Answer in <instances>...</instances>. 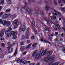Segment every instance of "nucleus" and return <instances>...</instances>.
Listing matches in <instances>:
<instances>
[{"label": "nucleus", "mask_w": 65, "mask_h": 65, "mask_svg": "<svg viewBox=\"0 0 65 65\" xmlns=\"http://www.w3.org/2000/svg\"><path fill=\"white\" fill-rule=\"evenodd\" d=\"M46 50L43 51L42 52H41L40 54L38 53L37 54L35 57V60H40L41 59V56L44 55L46 54Z\"/></svg>", "instance_id": "1"}, {"label": "nucleus", "mask_w": 65, "mask_h": 65, "mask_svg": "<svg viewBox=\"0 0 65 65\" xmlns=\"http://www.w3.org/2000/svg\"><path fill=\"white\" fill-rule=\"evenodd\" d=\"M2 24L3 26H8L10 24V21H7L6 20L2 21V19H0V24Z\"/></svg>", "instance_id": "2"}, {"label": "nucleus", "mask_w": 65, "mask_h": 65, "mask_svg": "<svg viewBox=\"0 0 65 65\" xmlns=\"http://www.w3.org/2000/svg\"><path fill=\"white\" fill-rule=\"evenodd\" d=\"M26 6H25L24 7H22V9H24L26 11V13H28L29 14H31L32 13V10L28 8H26Z\"/></svg>", "instance_id": "3"}, {"label": "nucleus", "mask_w": 65, "mask_h": 65, "mask_svg": "<svg viewBox=\"0 0 65 65\" xmlns=\"http://www.w3.org/2000/svg\"><path fill=\"white\" fill-rule=\"evenodd\" d=\"M55 59V57L53 56L51 57H47L46 58L44 59V61L45 62H47V61H48V60H50V61H53Z\"/></svg>", "instance_id": "4"}, {"label": "nucleus", "mask_w": 65, "mask_h": 65, "mask_svg": "<svg viewBox=\"0 0 65 65\" xmlns=\"http://www.w3.org/2000/svg\"><path fill=\"white\" fill-rule=\"evenodd\" d=\"M12 46V45H9L7 47V48L8 49V53H11L12 52V50L13 49H12V48H11Z\"/></svg>", "instance_id": "5"}, {"label": "nucleus", "mask_w": 65, "mask_h": 65, "mask_svg": "<svg viewBox=\"0 0 65 65\" xmlns=\"http://www.w3.org/2000/svg\"><path fill=\"white\" fill-rule=\"evenodd\" d=\"M18 33V32L17 31H15V32L14 31V32L12 34V35L13 36V39L14 40L15 39L17 38V36H16V35Z\"/></svg>", "instance_id": "6"}, {"label": "nucleus", "mask_w": 65, "mask_h": 65, "mask_svg": "<svg viewBox=\"0 0 65 65\" xmlns=\"http://www.w3.org/2000/svg\"><path fill=\"white\" fill-rule=\"evenodd\" d=\"M13 33V31H12L10 33H9L8 34H7L6 33V36L7 37H10V36L12 35V34Z\"/></svg>", "instance_id": "7"}, {"label": "nucleus", "mask_w": 65, "mask_h": 65, "mask_svg": "<svg viewBox=\"0 0 65 65\" xmlns=\"http://www.w3.org/2000/svg\"><path fill=\"white\" fill-rule=\"evenodd\" d=\"M20 23L21 22H18L17 20H15L13 22L12 24L14 25H15V24H20Z\"/></svg>", "instance_id": "8"}, {"label": "nucleus", "mask_w": 65, "mask_h": 65, "mask_svg": "<svg viewBox=\"0 0 65 65\" xmlns=\"http://www.w3.org/2000/svg\"><path fill=\"white\" fill-rule=\"evenodd\" d=\"M5 31V29H3L1 31V32L0 33V36H3L4 35V33L3 32H4Z\"/></svg>", "instance_id": "9"}, {"label": "nucleus", "mask_w": 65, "mask_h": 65, "mask_svg": "<svg viewBox=\"0 0 65 65\" xmlns=\"http://www.w3.org/2000/svg\"><path fill=\"white\" fill-rule=\"evenodd\" d=\"M12 28L11 27L9 28L7 30H6L5 31V34H6V33H9V32H10V31L12 30Z\"/></svg>", "instance_id": "10"}, {"label": "nucleus", "mask_w": 65, "mask_h": 65, "mask_svg": "<svg viewBox=\"0 0 65 65\" xmlns=\"http://www.w3.org/2000/svg\"><path fill=\"white\" fill-rule=\"evenodd\" d=\"M8 15L7 14H5L3 15L2 18L4 19H6L7 18Z\"/></svg>", "instance_id": "11"}, {"label": "nucleus", "mask_w": 65, "mask_h": 65, "mask_svg": "<svg viewBox=\"0 0 65 65\" xmlns=\"http://www.w3.org/2000/svg\"><path fill=\"white\" fill-rule=\"evenodd\" d=\"M29 30H30L29 28H28L27 29V31L26 33L27 37H29V36L30 35V32H29L28 31H29Z\"/></svg>", "instance_id": "12"}, {"label": "nucleus", "mask_w": 65, "mask_h": 65, "mask_svg": "<svg viewBox=\"0 0 65 65\" xmlns=\"http://www.w3.org/2000/svg\"><path fill=\"white\" fill-rule=\"evenodd\" d=\"M32 45V43L30 44L28 46L26 47V49H30L31 48Z\"/></svg>", "instance_id": "13"}, {"label": "nucleus", "mask_w": 65, "mask_h": 65, "mask_svg": "<svg viewBox=\"0 0 65 65\" xmlns=\"http://www.w3.org/2000/svg\"><path fill=\"white\" fill-rule=\"evenodd\" d=\"M57 19V17H56V16H55L53 17H49V19L50 20H52V19L55 20V19Z\"/></svg>", "instance_id": "14"}, {"label": "nucleus", "mask_w": 65, "mask_h": 65, "mask_svg": "<svg viewBox=\"0 0 65 65\" xmlns=\"http://www.w3.org/2000/svg\"><path fill=\"white\" fill-rule=\"evenodd\" d=\"M19 30L20 31L21 30L22 32H24L26 30V29H25V28H24V27L22 28H20L19 29Z\"/></svg>", "instance_id": "15"}, {"label": "nucleus", "mask_w": 65, "mask_h": 65, "mask_svg": "<svg viewBox=\"0 0 65 65\" xmlns=\"http://www.w3.org/2000/svg\"><path fill=\"white\" fill-rule=\"evenodd\" d=\"M26 39V37L23 36L22 37V39L21 40H25Z\"/></svg>", "instance_id": "16"}, {"label": "nucleus", "mask_w": 65, "mask_h": 65, "mask_svg": "<svg viewBox=\"0 0 65 65\" xmlns=\"http://www.w3.org/2000/svg\"><path fill=\"white\" fill-rule=\"evenodd\" d=\"M25 50V47L22 46L20 48V51H24Z\"/></svg>", "instance_id": "17"}, {"label": "nucleus", "mask_w": 65, "mask_h": 65, "mask_svg": "<svg viewBox=\"0 0 65 65\" xmlns=\"http://www.w3.org/2000/svg\"><path fill=\"white\" fill-rule=\"evenodd\" d=\"M6 1L8 4H11V0H6Z\"/></svg>", "instance_id": "18"}, {"label": "nucleus", "mask_w": 65, "mask_h": 65, "mask_svg": "<svg viewBox=\"0 0 65 65\" xmlns=\"http://www.w3.org/2000/svg\"><path fill=\"white\" fill-rule=\"evenodd\" d=\"M52 51L48 52V54H49V55H48V56H50V55H52Z\"/></svg>", "instance_id": "19"}, {"label": "nucleus", "mask_w": 65, "mask_h": 65, "mask_svg": "<svg viewBox=\"0 0 65 65\" xmlns=\"http://www.w3.org/2000/svg\"><path fill=\"white\" fill-rule=\"evenodd\" d=\"M18 51V48H17L16 49L15 51V53H14V55H15V56H16V55L17 54V51Z\"/></svg>", "instance_id": "20"}, {"label": "nucleus", "mask_w": 65, "mask_h": 65, "mask_svg": "<svg viewBox=\"0 0 65 65\" xmlns=\"http://www.w3.org/2000/svg\"><path fill=\"white\" fill-rule=\"evenodd\" d=\"M20 62L21 63H24L25 60L24 59H22L20 60Z\"/></svg>", "instance_id": "21"}, {"label": "nucleus", "mask_w": 65, "mask_h": 65, "mask_svg": "<svg viewBox=\"0 0 65 65\" xmlns=\"http://www.w3.org/2000/svg\"><path fill=\"white\" fill-rule=\"evenodd\" d=\"M4 4V0H1L0 3V4Z\"/></svg>", "instance_id": "22"}, {"label": "nucleus", "mask_w": 65, "mask_h": 65, "mask_svg": "<svg viewBox=\"0 0 65 65\" xmlns=\"http://www.w3.org/2000/svg\"><path fill=\"white\" fill-rule=\"evenodd\" d=\"M15 17H16V15L15 14L13 15L12 16V19H14V18H15Z\"/></svg>", "instance_id": "23"}, {"label": "nucleus", "mask_w": 65, "mask_h": 65, "mask_svg": "<svg viewBox=\"0 0 65 65\" xmlns=\"http://www.w3.org/2000/svg\"><path fill=\"white\" fill-rule=\"evenodd\" d=\"M37 44V43H35L33 44H32V46L33 47H35L36 46V45Z\"/></svg>", "instance_id": "24"}, {"label": "nucleus", "mask_w": 65, "mask_h": 65, "mask_svg": "<svg viewBox=\"0 0 65 65\" xmlns=\"http://www.w3.org/2000/svg\"><path fill=\"white\" fill-rule=\"evenodd\" d=\"M36 50H35L34 52L33 53L32 56H34L35 55V54H36Z\"/></svg>", "instance_id": "25"}, {"label": "nucleus", "mask_w": 65, "mask_h": 65, "mask_svg": "<svg viewBox=\"0 0 65 65\" xmlns=\"http://www.w3.org/2000/svg\"><path fill=\"white\" fill-rule=\"evenodd\" d=\"M11 10L10 9H8L7 10L6 12H9Z\"/></svg>", "instance_id": "26"}, {"label": "nucleus", "mask_w": 65, "mask_h": 65, "mask_svg": "<svg viewBox=\"0 0 65 65\" xmlns=\"http://www.w3.org/2000/svg\"><path fill=\"white\" fill-rule=\"evenodd\" d=\"M4 38L3 37H0V40H4Z\"/></svg>", "instance_id": "27"}, {"label": "nucleus", "mask_w": 65, "mask_h": 65, "mask_svg": "<svg viewBox=\"0 0 65 65\" xmlns=\"http://www.w3.org/2000/svg\"><path fill=\"white\" fill-rule=\"evenodd\" d=\"M32 26H33V27H34L35 26V23H34V22L32 21Z\"/></svg>", "instance_id": "28"}, {"label": "nucleus", "mask_w": 65, "mask_h": 65, "mask_svg": "<svg viewBox=\"0 0 65 65\" xmlns=\"http://www.w3.org/2000/svg\"><path fill=\"white\" fill-rule=\"evenodd\" d=\"M15 25L14 26V29H16V28H17V27H18V26L19 25L18 24H15Z\"/></svg>", "instance_id": "29"}, {"label": "nucleus", "mask_w": 65, "mask_h": 65, "mask_svg": "<svg viewBox=\"0 0 65 65\" xmlns=\"http://www.w3.org/2000/svg\"><path fill=\"white\" fill-rule=\"evenodd\" d=\"M4 54L3 53L1 55V57L2 58H3V57H4Z\"/></svg>", "instance_id": "30"}, {"label": "nucleus", "mask_w": 65, "mask_h": 65, "mask_svg": "<svg viewBox=\"0 0 65 65\" xmlns=\"http://www.w3.org/2000/svg\"><path fill=\"white\" fill-rule=\"evenodd\" d=\"M5 44H4V43H2L1 45V46H2V47H5Z\"/></svg>", "instance_id": "31"}, {"label": "nucleus", "mask_w": 65, "mask_h": 65, "mask_svg": "<svg viewBox=\"0 0 65 65\" xmlns=\"http://www.w3.org/2000/svg\"><path fill=\"white\" fill-rule=\"evenodd\" d=\"M55 25L56 26H57V27H58V28H60V25H59V24H55Z\"/></svg>", "instance_id": "32"}, {"label": "nucleus", "mask_w": 65, "mask_h": 65, "mask_svg": "<svg viewBox=\"0 0 65 65\" xmlns=\"http://www.w3.org/2000/svg\"><path fill=\"white\" fill-rule=\"evenodd\" d=\"M35 38V37L33 35L31 37V38L32 39H34Z\"/></svg>", "instance_id": "33"}, {"label": "nucleus", "mask_w": 65, "mask_h": 65, "mask_svg": "<svg viewBox=\"0 0 65 65\" xmlns=\"http://www.w3.org/2000/svg\"><path fill=\"white\" fill-rule=\"evenodd\" d=\"M27 63H28L29 64V63H30V61H28L27 62V61H25V63H24V64H27Z\"/></svg>", "instance_id": "34"}, {"label": "nucleus", "mask_w": 65, "mask_h": 65, "mask_svg": "<svg viewBox=\"0 0 65 65\" xmlns=\"http://www.w3.org/2000/svg\"><path fill=\"white\" fill-rule=\"evenodd\" d=\"M54 11L55 12H56V13H57V14H59L60 15H61V14H60V13L56 11L55 10H54Z\"/></svg>", "instance_id": "35"}, {"label": "nucleus", "mask_w": 65, "mask_h": 65, "mask_svg": "<svg viewBox=\"0 0 65 65\" xmlns=\"http://www.w3.org/2000/svg\"><path fill=\"white\" fill-rule=\"evenodd\" d=\"M17 62L18 63H19L20 62V59L18 58L17 59Z\"/></svg>", "instance_id": "36"}, {"label": "nucleus", "mask_w": 65, "mask_h": 65, "mask_svg": "<svg viewBox=\"0 0 65 65\" xmlns=\"http://www.w3.org/2000/svg\"><path fill=\"white\" fill-rule=\"evenodd\" d=\"M3 13H4V12H2L1 13H0V17H1V16H2V15H3Z\"/></svg>", "instance_id": "37"}, {"label": "nucleus", "mask_w": 65, "mask_h": 65, "mask_svg": "<svg viewBox=\"0 0 65 65\" xmlns=\"http://www.w3.org/2000/svg\"><path fill=\"white\" fill-rule=\"evenodd\" d=\"M40 13L41 14H42V15H43L44 14H43V12L42 11H40Z\"/></svg>", "instance_id": "38"}, {"label": "nucleus", "mask_w": 65, "mask_h": 65, "mask_svg": "<svg viewBox=\"0 0 65 65\" xmlns=\"http://www.w3.org/2000/svg\"><path fill=\"white\" fill-rule=\"evenodd\" d=\"M27 53V52H24L22 53L23 55H25L26 53Z\"/></svg>", "instance_id": "39"}, {"label": "nucleus", "mask_w": 65, "mask_h": 65, "mask_svg": "<svg viewBox=\"0 0 65 65\" xmlns=\"http://www.w3.org/2000/svg\"><path fill=\"white\" fill-rule=\"evenodd\" d=\"M45 8L46 9H48V8H49V6H46Z\"/></svg>", "instance_id": "40"}, {"label": "nucleus", "mask_w": 65, "mask_h": 65, "mask_svg": "<svg viewBox=\"0 0 65 65\" xmlns=\"http://www.w3.org/2000/svg\"><path fill=\"white\" fill-rule=\"evenodd\" d=\"M51 28H50V27H49L48 28V29H47V30H48V31L50 32V30H49Z\"/></svg>", "instance_id": "41"}, {"label": "nucleus", "mask_w": 65, "mask_h": 65, "mask_svg": "<svg viewBox=\"0 0 65 65\" xmlns=\"http://www.w3.org/2000/svg\"><path fill=\"white\" fill-rule=\"evenodd\" d=\"M34 63H31L29 65H34Z\"/></svg>", "instance_id": "42"}, {"label": "nucleus", "mask_w": 65, "mask_h": 65, "mask_svg": "<svg viewBox=\"0 0 65 65\" xmlns=\"http://www.w3.org/2000/svg\"><path fill=\"white\" fill-rule=\"evenodd\" d=\"M47 19V23H48V22H49V20H48V19Z\"/></svg>", "instance_id": "43"}, {"label": "nucleus", "mask_w": 65, "mask_h": 65, "mask_svg": "<svg viewBox=\"0 0 65 65\" xmlns=\"http://www.w3.org/2000/svg\"><path fill=\"white\" fill-rule=\"evenodd\" d=\"M62 29L63 30H64V31L65 32V29L64 28H63V27H62Z\"/></svg>", "instance_id": "44"}, {"label": "nucleus", "mask_w": 65, "mask_h": 65, "mask_svg": "<svg viewBox=\"0 0 65 65\" xmlns=\"http://www.w3.org/2000/svg\"><path fill=\"white\" fill-rule=\"evenodd\" d=\"M13 57V56H9V58H12V57Z\"/></svg>", "instance_id": "45"}, {"label": "nucleus", "mask_w": 65, "mask_h": 65, "mask_svg": "<svg viewBox=\"0 0 65 65\" xmlns=\"http://www.w3.org/2000/svg\"><path fill=\"white\" fill-rule=\"evenodd\" d=\"M49 22L50 24L51 25V24H53V22H52L51 21H50V22Z\"/></svg>", "instance_id": "46"}, {"label": "nucleus", "mask_w": 65, "mask_h": 65, "mask_svg": "<svg viewBox=\"0 0 65 65\" xmlns=\"http://www.w3.org/2000/svg\"><path fill=\"white\" fill-rule=\"evenodd\" d=\"M10 43H11L10 42H8V43L7 44L8 45H9V44H10Z\"/></svg>", "instance_id": "47"}, {"label": "nucleus", "mask_w": 65, "mask_h": 65, "mask_svg": "<svg viewBox=\"0 0 65 65\" xmlns=\"http://www.w3.org/2000/svg\"><path fill=\"white\" fill-rule=\"evenodd\" d=\"M58 2L59 3H61V1L60 0H58Z\"/></svg>", "instance_id": "48"}, {"label": "nucleus", "mask_w": 65, "mask_h": 65, "mask_svg": "<svg viewBox=\"0 0 65 65\" xmlns=\"http://www.w3.org/2000/svg\"><path fill=\"white\" fill-rule=\"evenodd\" d=\"M48 38H49V39H50V38H51V37H50V36L49 35H48Z\"/></svg>", "instance_id": "49"}, {"label": "nucleus", "mask_w": 65, "mask_h": 65, "mask_svg": "<svg viewBox=\"0 0 65 65\" xmlns=\"http://www.w3.org/2000/svg\"><path fill=\"white\" fill-rule=\"evenodd\" d=\"M40 40H41V41H43V39H42V38L40 39Z\"/></svg>", "instance_id": "50"}, {"label": "nucleus", "mask_w": 65, "mask_h": 65, "mask_svg": "<svg viewBox=\"0 0 65 65\" xmlns=\"http://www.w3.org/2000/svg\"><path fill=\"white\" fill-rule=\"evenodd\" d=\"M44 29L45 30H46V31H47V28H45Z\"/></svg>", "instance_id": "51"}, {"label": "nucleus", "mask_w": 65, "mask_h": 65, "mask_svg": "<svg viewBox=\"0 0 65 65\" xmlns=\"http://www.w3.org/2000/svg\"><path fill=\"white\" fill-rule=\"evenodd\" d=\"M58 39H57L56 38L55 40V41H58Z\"/></svg>", "instance_id": "52"}, {"label": "nucleus", "mask_w": 65, "mask_h": 65, "mask_svg": "<svg viewBox=\"0 0 65 65\" xmlns=\"http://www.w3.org/2000/svg\"><path fill=\"white\" fill-rule=\"evenodd\" d=\"M26 27V25H25V24H24V25L23 26V27Z\"/></svg>", "instance_id": "53"}, {"label": "nucleus", "mask_w": 65, "mask_h": 65, "mask_svg": "<svg viewBox=\"0 0 65 65\" xmlns=\"http://www.w3.org/2000/svg\"><path fill=\"white\" fill-rule=\"evenodd\" d=\"M27 43H30V41H27Z\"/></svg>", "instance_id": "54"}, {"label": "nucleus", "mask_w": 65, "mask_h": 65, "mask_svg": "<svg viewBox=\"0 0 65 65\" xmlns=\"http://www.w3.org/2000/svg\"><path fill=\"white\" fill-rule=\"evenodd\" d=\"M23 44V42H21L20 43V44L21 45H22Z\"/></svg>", "instance_id": "55"}, {"label": "nucleus", "mask_w": 65, "mask_h": 65, "mask_svg": "<svg viewBox=\"0 0 65 65\" xmlns=\"http://www.w3.org/2000/svg\"><path fill=\"white\" fill-rule=\"evenodd\" d=\"M61 36L62 37H63V34H61Z\"/></svg>", "instance_id": "56"}, {"label": "nucleus", "mask_w": 65, "mask_h": 65, "mask_svg": "<svg viewBox=\"0 0 65 65\" xmlns=\"http://www.w3.org/2000/svg\"><path fill=\"white\" fill-rule=\"evenodd\" d=\"M58 34V33L57 32H55V35H57V34Z\"/></svg>", "instance_id": "57"}, {"label": "nucleus", "mask_w": 65, "mask_h": 65, "mask_svg": "<svg viewBox=\"0 0 65 65\" xmlns=\"http://www.w3.org/2000/svg\"><path fill=\"white\" fill-rule=\"evenodd\" d=\"M1 8H2V7L1 6H0V10L1 9Z\"/></svg>", "instance_id": "58"}, {"label": "nucleus", "mask_w": 65, "mask_h": 65, "mask_svg": "<svg viewBox=\"0 0 65 65\" xmlns=\"http://www.w3.org/2000/svg\"><path fill=\"white\" fill-rule=\"evenodd\" d=\"M54 2L55 4H57V3H56V1H54Z\"/></svg>", "instance_id": "59"}, {"label": "nucleus", "mask_w": 65, "mask_h": 65, "mask_svg": "<svg viewBox=\"0 0 65 65\" xmlns=\"http://www.w3.org/2000/svg\"><path fill=\"white\" fill-rule=\"evenodd\" d=\"M11 16V14H9V17H10Z\"/></svg>", "instance_id": "60"}, {"label": "nucleus", "mask_w": 65, "mask_h": 65, "mask_svg": "<svg viewBox=\"0 0 65 65\" xmlns=\"http://www.w3.org/2000/svg\"><path fill=\"white\" fill-rule=\"evenodd\" d=\"M59 21H61V18H59Z\"/></svg>", "instance_id": "61"}, {"label": "nucleus", "mask_w": 65, "mask_h": 65, "mask_svg": "<svg viewBox=\"0 0 65 65\" xmlns=\"http://www.w3.org/2000/svg\"><path fill=\"white\" fill-rule=\"evenodd\" d=\"M62 1H64V3H65V0H62Z\"/></svg>", "instance_id": "62"}, {"label": "nucleus", "mask_w": 65, "mask_h": 65, "mask_svg": "<svg viewBox=\"0 0 65 65\" xmlns=\"http://www.w3.org/2000/svg\"><path fill=\"white\" fill-rule=\"evenodd\" d=\"M60 40H61V41H62V40H63V39H60Z\"/></svg>", "instance_id": "63"}, {"label": "nucleus", "mask_w": 65, "mask_h": 65, "mask_svg": "<svg viewBox=\"0 0 65 65\" xmlns=\"http://www.w3.org/2000/svg\"><path fill=\"white\" fill-rule=\"evenodd\" d=\"M55 15H56V16H57V14H56V13H55Z\"/></svg>", "instance_id": "64"}]
</instances>
